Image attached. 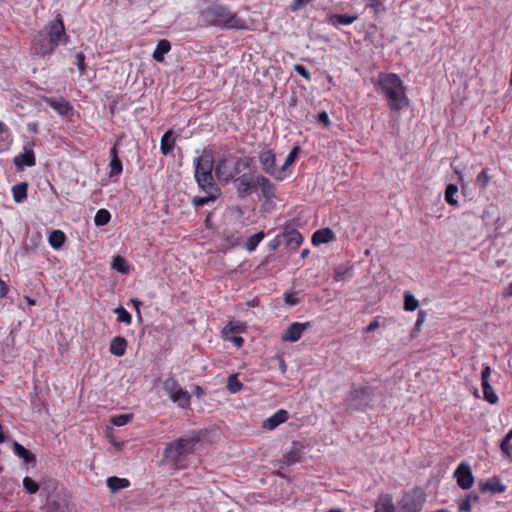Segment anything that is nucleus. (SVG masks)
Returning <instances> with one entry per match:
<instances>
[{"instance_id": "obj_26", "label": "nucleus", "mask_w": 512, "mask_h": 512, "mask_svg": "<svg viewBox=\"0 0 512 512\" xmlns=\"http://www.w3.org/2000/svg\"><path fill=\"white\" fill-rule=\"evenodd\" d=\"M506 490V486L501 482L498 477H492L482 483V493L490 492L492 494L503 493Z\"/></svg>"}, {"instance_id": "obj_11", "label": "nucleus", "mask_w": 512, "mask_h": 512, "mask_svg": "<svg viewBox=\"0 0 512 512\" xmlns=\"http://www.w3.org/2000/svg\"><path fill=\"white\" fill-rule=\"evenodd\" d=\"M34 143L27 142L23 146V153L15 156L13 159L14 165L19 171H22L24 167H32L36 164V158L33 151Z\"/></svg>"}, {"instance_id": "obj_39", "label": "nucleus", "mask_w": 512, "mask_h": 512, "mask_svg": "<svg viewBox=\"0 0 512 512\" xmlns=\"http://www.w3.org/2000/svg\"><path fill=\"white\" fill-rule=\"evenodd\" d=\"M483 399L490 404H496L498 402V396L494 388L489 384L485 383L482 385Z\"/></svg>"}, {"instance_id": "obj_59", "label": "nucleus", "mask_w": 512, "mask_h": 512, "mask_svg": "<svg viewBox=\"0 0 512 512\" xmlns=\"http://www.w3.org/2000/svg\"><path fill=\"white\" fill-rule=\"evenodd\" d=\"M192 393L193 395H195L197 398H201L202 396H204L206 394L205 390L199 386V385H195L192 389Z\"/></svg>"}, {"instance_id": "obj_8", "label": "nucleus", "mask_w": 512, "mask_h": 512, "mask_svg": "<svg viewBox=\"0 0 512 512\" xmlns=\"http://www.w3.org/2000/svg\"><path fill=\"white\" fill-rule=\"evenodd\" d=\"M258 160L264 173L278 181L284 179V175H280V167L276 165V154L273 149L259 152Z\"/></svg>"}, {"instance_id": "obj_61", "label": "nucleus", "mask_w": 512, "mask_h": 512, "mask_svg": "<svg viewBox=\"0 0 512 512\" xmlns=\"http://www.w3.org/2000/svg\"><path fill=\"white\" fill-rule=\"evenodd\" d=\"M236 347L241 348L244 344V339L241 336H233L230 339Z\"/></svg>"}, {"instance_id": "obj_51", "label": "nucleus", "mask_w": 512, "mask_h": 512, "mask_svg": "<svg viewBox=\"0 0 512 512\" xmlns=\"http://www.w3.org/2000/svg\"><path fill=\"white\" fill-rule=\"evenodd\" d=\"M459 511L460 512H470L471 511V495H467L464 499H462L460 501Z\"/></svg>"}, {"instance_id": "obj_15", "label": "nucleus", "mask_w": 512, "mask_h": 512, "mask_svg": "<svg viewBox=\"0 0 512 512\" xmlns=\"http://www.w3.org/2000/svg\"><path fill=\"white\" fill-rule=\"evenodd\" d=\"M230 159V155H222L214 164L215 176L222 183H229L233 179L231 169L228 168L227 162Z\"/></svg>"}, {"instance_id": "obj_36", "label": "nucleus", "mask_w": 512, "mask_h": 512, "mask_svg": "<svg viewBox=\"0 0 512 512\" xmlns=\"http://www.w3.org/2000/svg\"><path fill=\"white\" fill-rule=\"evenodd\" d=\"M459 192V188L456 184H453V183H450L446 186V189H445V201L450 205V206H458V201L456 200L455 198V195Z\"/></svg>"}, {"instance_id": "obj_63", "label": "nucleus", "mask_w": 512, "mask_h": 512, "mask_svg": "<svg viewBox=\"0 0 512 512\" xmlns=\"http://www.w3.org/2000/svg\"><path fill=\"white\" fill-rule=\"evenodd\" d=\"M490 375V367L487 366L482 370V385L488 383V377Z\"/></svg>"}, {"instance_id": "obj_52", "label": "nucleus", "mask_w": 512, "mask_h": 512, "mask_svg": "<svg viewBox=\"0 0 512 512\" xmlns=\"http://www.w3.org/2000/svg\"><path fill=\"white\" fill-rule=\"evenodd\" d=\"M294 71L299 74L300 76H302L303 78H305L306 80H310L311 79V74L309 72V70L301 65V64H296L294 66Z\"/></svg>"}, {"instance_id": "obj_3", "label": "nucleus", "mask_w": 512, "mask_h": 512, "mask_svg": "<svg viewBox=\"0 0 512 512\" xmlns=\"http://www.w3.org/2000/svg\"><path fill=\"white\" fill-rule=\"evenodd\" d=\"M200 441L199 436H189L169 442L164 449V459L174 469H183L187 457L196 450Z\"/></svg>"}, {"instance_id": "obj_40", "label": "nucleus", "mask_w": 512, "mask_h": 512, "mask_svg": "<svg viewBox=\"0 0 512 512\" xmlns=\"http://www.w3.org/2000/svg\"><path fill=\"white\" fill-rule=\"evenodd\" d=\"M111 214L106 209H99L94 217V223L96 226H104L109 223Z\"/></svg>"}, {"instance_id": "obj_58", "label": "nucleus", "mask_w": 512, "mask_h": 512, "mask_svg": "<svg viewBox=\"0 0 512 512\" xmlns=\"http://www.w3.org/2000/svg\"><path fill=\"white\" fill-rule=\"evenodd\" d=\"M425 317H426V312L421 310L418 312V315H417V320H416V323H415V329H419L420 326L422 325V323L424 322L425 320Z\"/></svg>"}, {"instance_id": "obj_17", "label": "nucleus", "mask_w": 512, "mask_h": 512, "mask_svg": "<svg viewBox=\"0 0 512 512\" xmlns=\"http://www.w3.org/2000/svg\"><path fill=\"white\" fill-rule=\"evenodd\" d=\"M44 101L48 106H50L62 116H68L73 112L72 105L64 98L57 99L54 97H45Z\"/></svg>"}, {"instance_id": "obj_60", "label": "nucleus", "mask_w": 512, "mask_h": 512, "mask_svg": "<svg viewBox=\"0 0 512 512\" xmlns=\"http://www.w3.org/2000/svg\"><path fill=\"white\" fill-rule=\"evenodd\" d=\"M9 291L7 284L0 279V298H4Z\"/></svg>"}, {"instance_id": "obj_41", "label": "nucleus", "mask_w": 512, "mask_h": 512, "mask_svg": "<svg viewBox=\"0 0 512 512\" xmlns=\"http://www.w3.org/2000/svg\"><path fill=\"white\" fill-rule=\"evenodd\" d=\"M243 388V384L238 380L237 374H232L228 377L227 380V389L230 393L235 394L241 391Z\"/></svg>"}, {"instance_id": "obj_2", "label": "nucleus", "mask_w": 512, "mask_h": 512, "mask_svg": "<svg viewBox=\"0 0 512 512\" xmlns=\"http://www.w3.org/2000/svg\"><path fill=\"white\" fill-rule=\"evenodd\" d=\"M376 90L385 96L391 111L397 112L409 105L403 81L396 73H379Z\"/></svg>"}, {"instance_id": "obj_31", "label": "nucleus", "mask_w": 512, "mask_h": 512, "mask_svg": "<svg viewBox=\"0 0 512 512\" xmlns=\"http://www.w3.org/2000/svg\"><path fill=\"white\" fill-rule=\"evenodd\" d=\"M48 483V481L44 482L43 484H40L33 480L31 477H24L23 479V488L26 493L28 494H36L40 489L43 491V487ZM47 494V491H43Z\"/></svg>"}, {"instance_id": "obj_12", "label": "nucleus", "mask_w": 512, "mask_h": 512, "mask_svg": "<svg viewBox=\"0 0 512 512\" xmlns=\"http://www.w3.org/2000/svg\"><path fill=\"white\" fill-rule=\"evenodd\" d=\"M454 477L457 480L458 486L464 490L471 488L474 483V477L471 468L464 462L458 465L454 472Z\"/></svg>"}, {"instance_id": "obj_56", "label": "nucleus", "mask_w": 512, "mask_h": 512, "mask_svg": "<svg viewBox=\"0 0 512 512\" xmlns=\"http://www.w3.org/2000/svg\"><path fill=\"white\" fill-rule=\"evenodd\" d=\"M281 243V236L278 235L268 243L267 247L270 251H275L281 245Z\"/></svg>"}, {"instance_id": "obj_28", "label": "nucleus", "mask_w": 512, "mask_h": 512, "mask_svg": "<svg viewBox=\"0 0 512 512\" xmlns=\"http://www.w3.org/2000/svg\"><path fill=\"white\" fill-rule=\"evenodd\" d=\"M358 19L357 15L349 14H329L327 22L335 27L339 25H350Z\"/></svg>"}, {"instance_id": "obj_37", "label": "nucleus", "mask_w": 512, "mask_h": 512, "mask_svg": "<svg viewBox=\"0 0 512 512\" xmlns=\"http://www.w3.org/2000/svg\"><path fill=\"white\" fill-rule=\"evenodd\" d=\"M300 152V148L295 146L288 154L284 164L280 167V175H284V172L296 161Z\"/></svg>"}, {"instance_id": "obj_5", "label": "nucleus", "mask_w": 512, "mask_h": 512, "mask_svg": "<svg viewBox=\"0 0 512 512\" xmlns=\"http://www.w3.org/2000/svg\"><path fill=\"white\" fill-rule=\"evenodd\" d=\"M43 491H47L46 512H72L65 489L59 486L56 480H48V483L43 487Z\"/></svg>"}, {"instance_id": "obj_57", "label": "nucleus", "mask_w": 512, "mask_h": 512, "mask_svg": "<svg viewBox=\"0 0 512 512\" xmlns=\"http://www.w3.org/2000/svg\"><path fill=\"white\" fill-rule=\"evenodd\" d=\"M31 404L37 412H41L44 405L43 402L38 398L37 394L31 397Z\"/></svg>"}, {"instance_id": "obj_25", "label": "nucleus", "mask_w": 512, "mask_h": 512, "mask_svg": "<svg viewBox=\"0 0 512 512\" xmlns=\"http://www.w3.org/2000/svg\"><path fill=\"white\" fill-rule=\"evenodd\" d=\"M128 342L122 336L114 337L109 346V352L117 357H121L126 353Z\"/></svg>"}, {"instance_id": "obj_55", "label": "nucleus", "mask_w": 512, "mask_h": 512, "mask_svg": "<svg viewBox=\"0 0 512 512\" xmlns=\"http://www.w3.org/2000/svg\"><path fill=\"white\" fill-rule=\"evenodd\" d=\"M500 448L504 455H506L509 458L512 457V445L510 444V442H506V440L502 439Z\"/></svg>"}, {"instance_id": "obj_22", "label": "nucleus", "mask_w": 512, "mask_h": 512, "mask_svg": "<svg viewBox=\"0 0 512 512\" xmlns=\"http://www.w3.org/2000/svg\"><path fill=\"white\" fill-rule=\"evenodd\" d=\"M336 239L334 232L330 228H323L315 231L312 235L314 245L326 244Z\"/></svg>"}, {"instance_id": "obj_34", "label": "nucleus", "mask_w": 512, "mask_h": 512, "mask_svg": "<svg viewBox=\"0 0 512 512\" xmlns=\"http://www.w3.org/2000/svg\"><path fill=\"white\" fill-rule=\"evenodd\" d=\"M48 241L52 248L60 249L66 241V235L61 230H53L48 237Z\"/></svg>"}, {"instance_id": "obj_13", "label": "nucleus", "mask_w": 512, "mask_h": 512, "mask_svg": "<svg viewBox=\"0 0 512 512\" xmlns=\"http://www.w3.org/2000/svg\"><path fill=\"white\" fill-rule=\"evenodd\" d=\"M166 387H168V382ZM167 389L169 390L171 400L177 403L180 408L186 409L190 406L191 395L188 391L182 389L176 381H172V387Z\"/></svg>"}, {"instance_id": "obj_42", "label": "nucleus", "mask_w": 512, "mask_h": 512, "mask_svg": "<svg viewBox=\"0 0 512 512\" xmlns=\"http://www.w3.org/2000/svg\"><path fill=\"white\" fill-rule=\"evenodd\" d=\"M114 313L117 315L118 322L125 323L127 325L131 324L132 316L123 306L120 305L115 308Z\"/></svg>"}, {"instance_id": "obj_38", "label": "nucleus", "mask_w": 512, "mask_h": 512, "mask_svg": "<svg viewBox=\"0 0 512 512\" xmlns=\"http://www.w3.org/2000/svg\"><path fill=\"white\" fill-rule=\"evenodd\" d=\"M265 233L263 231H259L254 235L250 236L245 244V248L247 251H254L259 243L264 239Z\"/></svg>"}, {"instance_id": "obj_14", "label": "nucleus", "mask_w": 512, "mask_h": 512, "mask_svg": "<svg viewBox=\"0 0 512 512\" xmlns=\"http://www.w3.org/2000/svg\"><path fill=\"white\" fill-rule=\"evenodd\" d=\"M310 326V322H293L286 328L283 335L281 336V340L283 342H296L301 338L302 333Z\"/></svg>"}, {"instance_id": "obj_44", "label": "nucleus", "mask_w": 512, "mask_h": 512, "mask_svg": "<svg viewBox=\"0 0 512 512\" xmlns=\"http://www.w3.org/2000/svg\"><path fill=\"white\" fill-rule=\"evenodd\" d=\"M419 302L410 292L404 294V309L406 311H414L418 308Z\"/></svg>"}, {"instance_id": "obj_10", "label": "nucleus", "mask_w": 512, "mask_h": 512, "mask_svg": "<svg viewBox=\"0 0 512 512\" xmlns=\"http://www.w3.org/2000/svg\"><path fill=\"white\" fill-rule=\"evenodd\" d=\"M57 47L49 40L44 32L36 34L32 40L31 51L34 55L45 57L54 52Z\"/></svg>"}, {"instance_id": "obj_30", "label": "nucleus", "mask_w": 512, "mask_h": 512, "mask_svg": "<svg viewBox=\"0 0 512 512\" xmlns=\"http://www.w3.org/2000/svg\"><path fill=\"white\" fill-rule=\"evenodd\" d=\"M106 484L107 487L111 490V492L114 493L121 489L128 488L130 486V481L127 478L111 476L107 478Z\"/></svg>"}, {"instance_id": "obj_43", "label": "nucleus", "mask_w": 512, "mask_h": 512, "mask_svg": "<svg viewBox=\"0 0 512 512\" xmlns=\"http://www.w3.org/2000/svg\"><path fill=\"white\" fill-rule=\"evenodd\" d=\"M109 166H110V172H109L110 178L119 176L123 171V165H122V161L120 158L110 159Z\"/></svg>"}, {"instance_id": "obj_33", "label": "nucleus", "mask_w": 512, "mask_h": 512, "mask_svg": "<svg viewBox=\"0 0 512 512\" xmlns=\"http://www.w3.org/2000/svg\"><path fill=\"white\" fill-rule=\"evenodd\" d=\"M28 184L21 182L12 187L13 199L16 203H22L27 199Z\"/></svg>"}, {"instance_id": "obj_64", "label": "nucleus", "mask_w": 512, "mask_h": 512, "mask_svg": "<svg viewBox=\"0 0 512 512\" xmlns=\"http://www.w3.org/2000/svg\"><path fill=\"white\" fill-rule=\"evenodd\" d=\"M130 302L132 303V305L134 306L135 310H136V314H139V311H140V307L142 305V302L139 300V299H136V298H133L130 300Z\"/></svg>"}, {"instance_id": "obj_18", "label": "nucleus", "mask_w": 512, "mask_h": 512, "mask_svg": "<svg viewBox=\"0 0 512 512\" xmlns=\"http://www.w3.org/2000/svg\"><path fill=\"white\" fill-rule=\"evenodd\" d=\"M289 418V414L286 410L280 409L271 417L267 418L263 421L262 427L267 430H273L277 428L280 424L286 422Z\"/></svg>"}, {"instance_id": "obj_32", "label": "nucleus", "mask_w": 512, "mask_h": 512, "mask_svg": "<svg viewBox=\"0 0 512 512\" xmlns=\"http://www.w3.org/2000/svg\"><path fill=\"white\" fill-rule=\"evenodd\" d=\"M171 49V44L168 40L162 39L158 42L156 49L153 52V58L157 62H162L164 60V55L168 53Z\"/></svg>"}, {"instance_id": "obj_7", "label": "nucleus", "mask_w": 512, "mask_h": 512, "mask_svg": "<svg viewBox=\"0 0 512 512\" xmlns=\"http://www.w3.org/2000/svg\"><path fill=\"white\" fill-rule=\"evenodd\" d=\"M426 503L425 490L420 486L405 491L397 502L399 512H422Z\"/></svg>"}, {"instance_id": "obj_6", "label": "nucleus", "mask_w": 512, "mask_h": 512, "mask_svg": "<svg viewBox=\"0 0 512 512\" xmlns=\"http://www.w3.org/2000/svg\"><path fill=\"white\" fill-rule=\"evenodd\" d=\"M374 397V389L369 386H355L347 393L344 403L347 410L362 411L369 406Z\"/></svg>"}, {"instance_id": "obj_46", "label": "nucleus", "mask_w": 512, "mask_h": 512, "mask_svg": "<svg viewBox=\"0 0 512 512\" xmlns=\"http://www.w3.org/2000/svg\"><path fill=\"white\" fill-rule=\"evenodd\" d=\"M367 8H371L374 13L379 14L386 10L383 0H367Z\"/></svg>"}, {"instance_id": "obj_24", "label": "nucleus", "mask_w": 512, "mask_h": 512, "mask_svg": "<svg viewBox=\"0 0 512 512\" xmlns=\"http://www.w3.org/2000/svg\"><path fill=\"white\" fill-rule=\"evenodd\" d=\"M302 448L303 446L299 442H293L291 449L284 454L283 462L288 466L299 462L302 458Z\"/></svg>"}, {"instance_id": "obj_29", "label": "nucleus", "mask_w": 512, "mask_h": 512, "mask_svg": "<svg viewBox=\"0 0 512 512\" xmlns=\"http://www.w3.org/2000/svg\"><path fill=\"white\" fill-rule=\"evenodd\" d=\"M176 137L172 130L166 131L161 137L160 150L165 156L170 154L175 147Z\"/></svg>"}, {"instance_id": "obj_47", "label": "nucleus", "mask_w": 512, "mask_h": 512, "mask_svg": "<svg viewBox=\"0 0 512 512\" xmlns=\"http://www.w3.org/2000/svg\"><path fill=\"white\" fill-rule=\"evenodd\" d=\"M131 418L132 416L129 414H120L112 417L111 423L115 426L120 427L126 425L131 420Z\"/></svg>"}, {"instance_id": "obj_23", "label": "nucleus", "mask_w": 512, "mask_h": 512, "mask_svg": "<svg viewBox=\"0 0 512 512\" xmlns=\"http://www.w3.org/2000/svg\"><path fill=\"white\" fill-rule=\"evenodd\" d=\"M283 236L286 239V246L290 249H297L303 242V237L296 229L285 227Z\"/></svg>"}, {"instance_id": "obj_21", "label": "nucleus", "mask_w": 512, "mask_h": 512, "mask_svg": "<svg viewBox=\"0 0 512 512\" xmlns=\"http://www.w3.org/2000/svg\"><path fill=\"white\" fill-rule=\"evenodd\" d=\"M13 452L16 456L21 458L25 464L35 466L36 456L17 441L13 442Z\"/></svg>"}, {"instance_id": "obj_53", "label": "nucleus", "mask_w": 512, "mask_h": 512, "mask_svg": "<svg viewBox=\"0 0 512 512\" xmlns=\"http://www.w3.org/2000/svg\"><path fill=\"white\" fill-rule=\"evenodd\" d=\"M60 27H64V23L60 14L57 15L54 22L50 24L48 32H57Z\"/></svg>"}, {"instance_id": "obj_49", "label": "nucleus", "mask_w": 512, "mask_h": 512, "mask_svg": "<svg viewBox=\"0 0 512 512\" xmlns=\"http://www.w3.org/2000/svg\"><path fill=\"white\" fill-rule=\"evenodd\" d=\"M349 272V268L344 266H338L334 270L333 279L335 281H342L345 279L346 274Z\"/></svg>"}, {"instance_id": "obj_54", "label": "nucleus", "mask_w": 512, "mask_h": 512, "mask_svg": "<svg viewBox=\"0 0 512 512\" xmlns=\"http://www.w3.org/2000/svg\"><path fill=\"white\" fill-rule=\"evenodd\" d=\"M317 121L321 124H323L326 128L330 127L331 121L329 119V116L326 111H321L317 115Z\"/></svg>"}, {"instance_id": "obj_48", "label": "nucleus", "mask_w": 512, "mask_h": 512, "mask_svg": "<svg viewBox=\"0 0 512 512\" xmlns=\"http://www.w3.org/2000/svg\"><path fill=\"white\" fill-rule=\"evenodd\" d=\"M85 55L83 52H79L76 54L75 64L77 65L80 75L86 74V63H85Z\"/></svg>"}, {"instance_id": "obj_45", "label": "nucleus", "mask_w": 512, "mask_h": 512, "mask_svg": "<svg viewBox=\"0 0 512 512\" xmlns=\"http://www.w3.org/2000/svg\"><path fill=\"white\" fill-rule=\"evenodd\" d=\"M46 36L49 37V40H51V42L54 44V46L58 47L60 41L62 40V38H65V41L67 40V35H66V32H65V27H60V30H58L57 32H48V33H45Z\"/></svg>"}, {"instance_id": "obj_9", "label": "nucleus", "mask_w": 512, "mask_h": 512, "mask_svg": "<svg viewBox=\"0 0 512 512\" xmlns=\"http://www.w3.org/2000/svg\"><path fill=\"white\" fill-rule=\"evenodd\" d=\"M230 182H233L237 196L240 199H245L256 191L255 176L251 173L239 175L233 178Z\"/></svg>"}, {"instance_id": "obj_27", "label": "nucleus", "mask_w": 512, "mask_h": 512, "mask_svg": "<svg viewBox=\"0 0 512 512\" xmlns=\"http://www.w3.org/2000/svg\"><path fill=\"white\" fill-rule=\"evenodd\" d=\"M202 191L205 192L207 195L204 197L195 196L192 198V204L195 207H202L210 202H214L222 194V191L217 190V189H215V191L214 190H202Z\"/></svg>"}, {"instance_id": "obj_35", "label": "nucleus", "mask_w": 512, "mask_h": 512, "mask_svg": "<svg viewBox=\"0 0 512 512\" xmlns=\"http://www.w3.org/2000/svg\"><path fill=\"white\" fill-rule=\"evenodd\" d=\"M111 266L114 270L121 274H128L130 272V266L128 265L126 259L120 255L113 257Z\"/></svg>"}, {"instance_id": "obj_62", "label": "nucleus", "mask_w": 512, "mask_h": 512, "mask_svg": "<svg viewBox=\"0 0 512 512\" xmlns=\"http://www.w3.org/2000/svg\"><path fill=\"white\" fill-rule=\"evenodd\" d=\"M379 327V322L378 320H373L369 323V325L366 327L365 331L366 332H373L374 330H376L377 328Z\"/></svg>"}, {"instance_id": "obj_19", "label": "nucleus", "mask_w": 512, "mask_h": 512, "mask_svg": "<svg viewBox=\"0 0 512 512\" xmlns=\"http://www.w3.org/2000/svg\"><path fill=\"white\" fill-rule=\"evenodd\" d=\"M374 512H396L392 495L381 493L376 500Z\"/></svg>"}, {"instance_id": "obj_50", "label": "nucleus", "mask_w": 512, "mask_h": 512, "mask_svg": "<svg viewBox=\"0 0 512 512\" xmlns=\"http://www.w3.org/2000/svg\"><path fill=\"white\" fill-rule=\"evenodd\" d=\"M284 301L289 306H295L300 302V299L298 298L296 292H291L284 294Z\"/></svg>"}, {"instance_id": "obj_1", "label": "nucleus", "mask_w": 512, "mask_h": 512, "mask_svg": "<svg viewBox=\"0 0 512 512\" xmlns=\"http://www.w3.org/2000/svg\"><path fill=\"white\" fill-rule=\"evenodd\" d=\"M200 15L208 26L221 30H243L247 29L244 19L233 12L229 6L214 1L201 10Z\"/></svg>"}, {"instance_id": "obj_20", "label": "nucleus", "mask_w": 512, "mask_h": 512, "mask_svg": "<svg viewBox=\"0 0 512 512\" xmlns=\"http://www.w3.org/2000/svg\"><path fill=\"white\" fill-rule=\"evenodd\" d=\"M230 159H232L234 162L233 168L231 169V174L233 175V178L239 176L243 170L250 169L254 162V158L251 156L234 157L230 155Z\"/></svg>"}, {"instance_id": "obj_16", "label": "nucleus", "mask_w": 512, "mask_h": 512, "mask_svg": "<svg viewBox=\"0 0 512 512\" xmlns=\"http://www.w3.org/2000/svg\"><path fill=\"white\" fill-rule=\"evenodd\" d=\"M255 184L256 189L260 188L262 196L266 200H271L276 197V187L273 182L269 178L264 175H256L255 176Z\"/></svg>"}, {"instance_id": "obj_4", "label": "nucleus", "mask_w": 512, "mask_h": 512, "mask_svg": "<svg viewBox=\"0 0 512 512\" xmlns=\"http://www.w3.org/2000/svg\"><path fill=\"white\" fill-rule=\"evenodd\" d=\"M214 164V153L209 149H204L202 154L195 159L194 177L200 190H221L214 179Z\"/></svg>"}]
</instances>
